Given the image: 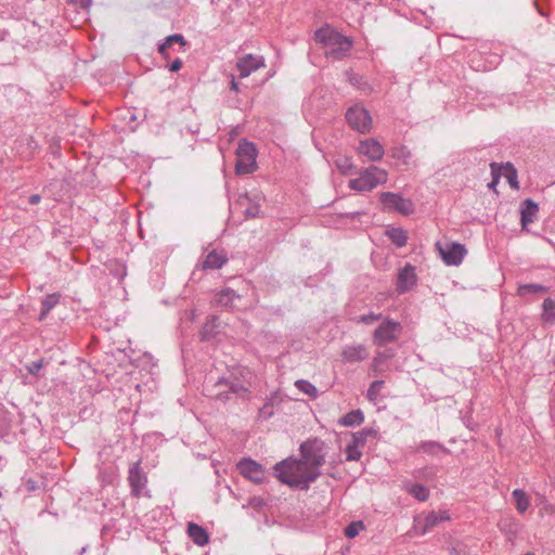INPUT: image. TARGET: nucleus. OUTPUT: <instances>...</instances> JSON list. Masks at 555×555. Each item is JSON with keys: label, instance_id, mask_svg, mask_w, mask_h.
Segmentation results:
<instances>
[{"label": "nucleus", "instance_id": "1", "mask_svg": "<svg viewBox=\"0 0 555 555\" xmlns=\"http://www.w3.org/2000/svg\"><path fill=\"white\" fill-rule=\"evenodd\" d=\"M301 468L302 462L294 457L282 460L273 466L274 476L281 483L308 491L310 485L321 476L320 467H308L305 473H301Z\"/></svg>", "mask_w": 555, "mask_h": 555}, {"label": "nucleus", "instance_id": "2", "mask_svg": "<svg viewBox=\"0 0 555 555\" xmlns=\"http://www.w3.org/2000/svg\"><path fill=\"white\" fill-rule=\"evenodd\" d=\"M314 38L325 49V55L334 60L345 57L352 47V41L348 37L337 33L328 25L319 28Z\"/></svg>", "mask_w": 555, "mask_h": 555}, {"label": "nucleus", "instance_id": "3", "mask_svg": "<svg viewBox=\"0 0 555 555\" xmlns=\"http://www.w3.org/2000/svg\"><path fill=\"white\" fill-rule=\"evenodd\" d=\"M328 447L319 437L309 438L299 446L302 464L308 467H321L325 463Z\"/></svg>", "mask_w": 555, "mask_h": 555}, {"label": "nucleus", "instance_id": "4", "mask_svg": "<svg viewBox=\"0 0 555 555\" xmlns=\"http://www.w3.org/2000/svg\"><path fill=\"white\" fill-rule=\"evenodd\" d=\"M257 150L254 143L241 140L236 150V173H251L257 169Z\"/></svg>", "mask_w": 555, "mask_h": 555}, {"label": "nucleus", "instance_id": "5", "mask_svg": "<svg viewBox=\"0 0 555 555\" xmlns=\"http://www.w3.org/2000/svg\"><path fill=\"white\" fill-rule=\"evenodd\" d=\"M48 192L55 201L65 196H73L78 192L76 176H61L53 178L47 186Z\"/></svg>", "mask_w": 555, "mask_h": 555}, {"label": "nucleus", "instance_id": "6", "mask_svg": "<svg viewBox=\"0 0 555 555\" xmlns=\"http://www.w3.org/2000/svg\"><path fill=\"white\" fill-rule=\"evenodd\" d=\"M221 387H225L227 389L217 391L215 397L217 400L222 402H227L230 399V395L244 398L248 392V388L245 387L237 377H233L232 375L218 378L214 385V388Z\"/></svg>", "mask_w": 555, "mask_h": 555}, {"label": "nucleus", "instance_id": "7", "mask_svg": "<svg viewBox=\"0 0 555 555\" xmlns=\"http://www.w3.org/2000/svg\"><path fill=\"white\" fill-rule=\"evenodd\" d=\"M401 331L402 326L399 322L386 319L375 328L373 333V343L378 347L393 343L398 339Z\"/></svg>", "mask_w": 555, "mask_h": 555}, {"label": "nucleus", "instance_id": "8", "mask_svg": "<svg viewBox=\"0 0 555 555\" xmlns=\"http://www.w3.org/2000/svg\"><path fill=\"white\" fill-rule=\"evenodd\" d=\"M346 120L352 129L361 133H369L373 128V119L369 111L359 105L347 111Z\"/></svg>", "mask_w": 555, "mask_h": 555}, {"label": "nucleus", "instance_id": "9", "mask_svg": "<svg viewBox=\"0 0 555 555\" xmlns=\"http://www.w3.org/2000/svg\"><path fill=\"white\" fill-rule=\"evenodd\" d=\"M379 199L385 208L395 210L403 216H410L414 212L412 201L403 198L400 194L383 192L380 193Z\"/></svg>", "mask_w": 555, "mask_h": 555}, {"label": "nucleus", "instance_id": "10", "mask_svg": "<svg viewBox=\"0 0 555 555\" xmlns=\"http://www.w3.org/2000/svg\"><path fill=\"white\" fill-rule=\"evenodd\" d=\"M436 246L441 259L448 266H459L467 253L465 246L457 242L448 243L446 246H442L441 243H437Z\"/></svg>", "mask_w": 555, "mask_h": 555}, {"label": "nucleus", "instance_id": "11", "mask_svg": "<svg viewBox=\"0 0 555 555\" xmlns=\"http://www.w3.org/2000/svg\"><path fill=\"white\" fill-rule=\"evenodd\" d=\"M236 468L242 476L257 485L266 479L263 466L250 457L242 459L236 464Z\"/></svg>", "mask_w": 555, "mask_h": 555}, {"label": "nucleus", "instance_id": "12", "mask_svg": "<svg viewBox=\"0 0 555 555\" xmlns=\"http://www.w3.org/2000/svg\"><path fill=\"white\" fill-rule=\"evenodd\" d=\"M128 482L131 488V494L134 498H140L147 482V477L141 468V460L133 463L129 468Z\"/></svg>", "mask_w": 555, "mask_h": 555}, {"label": "nucleus", "instance_id": "13", "mask_svg": "<svg viewBox=\"0 0 555 555\" xmlns=\"http://www.w3.org/2000/svg\"><path fill=\"white\" fill-rule=\"evenodd\" d=\"M235 67L238 70L240 78H246L258 69L266 67V63L262 56L246 54L237 60Z\"/></svg>", "mask_w": 555, "mask_h": 555}, {"label": "nucleus", "instance_id": "14", "mask_svg": "<svg viewBox=\"0 0 555 555\" xmlns=\"http://www.w3.org/2000/svg\"><path fill=\"white\" fill-rule=\"evenodd\" d=\"M417 283V276L415 273V267L411 263L399 269L396 280V291L399 294H404L411 291Z\"/></svg>", "mask_w": 555, "mask_h": 555}, {"label": "nucleus", "instance_id": "15", "mask_svg": "<svg viewBox=\"0 0 555 555\" xmlns=\"http://www.w3.org/2000/svg\"><path fill=\"white\" fill-rule=\"evenodd\" d=\"M358 152L360 155L366 157L367 159L375 162L383 157L384 146L376 139L369 138L360 141Z\"/></svg>", "mask_w": 555, "mask_h": 555}, {"label": "nucleus", "instance_id": "16", "mask_svg": "<svg viewBox=\"0 0 555 555\" xmlns=\"http://www.w3.org/2000/svg\"><path fill=\"white\" fill-rule=\"evenodd\" d=\"M539 212V205L531 198H526L519 207L520 224L522 230H527L529 223L533 222Z\"/></svg>", "mask_w": 555, "mask_h": 555}, {"label": "nucleus", "instance_id": "17", "mask_svg": "<svg viewBox=\"0 0 555 555\" xmlns=\"http://www.w3.org/2000/svg\"><path fill=\"white\" fill-rule=\"evenodd\" d=\"M384 182H386V179H378L377 176H359V178L349 181V188L357 192H367Z\"/></svg>", "mask_w": 555, "mask_h": 555}, {"label": "nucleus", "instance_id": "18", "mask_svg": "<svg viewBox=\"0 0 555 555\" xmlns=\"http://www.w3.org/2000/svg\"><path fill=\"white\" fill-rule=\"evenodd\" d=\"M221 322L219 317L210 315L199 331V337L202 341L214 340L220 333Z\"/></svg>", "mask_w": 555, "mask_h": 555}, {"label": "nucleus", "instance_id": "19", "mask_svg": "<svg viewBox=\"0 0 555 555\" xmlns=\"http://www.w3.org/2000/svg\"><path fill=\"white\" fill-rule=\"evenodd\" d=\"M189 538L198 546H205L209 543V533L201 525L189 522L186 527Z\"/></svg>", "mask_w": 555, "mask_h": 555}, {"label": "nucleus", "instance_id": "20", "mask_svg": "<svg viewBox=\"0 0 555 555\" xmlns=\"http://www.w3.org/2000/svg\"><path fill=\"white\" fill-rule=\"evenodd\" d=\"M228 262L227 251L221 249H214L207 254L205 260L203 261L204 269L217 270L222 268L224 263Z\"/></svg>", "mask_w": 555, "mask_h": 555}, {"label": "nucleus", "instance_id": "21", "mask_svg": "<svg viewBox=\"0 0 555 555\" xmlns=\"http://www.w3.org/2000/svg\"><path fill=\"white\" fill-rule=\"evenodd\" d=\"M341 356L347 362L363 361L367 357V350L362 345L347 346L344 348Z\"/></svg>", "mask_w": 555, "mask_h": 555}, {"label": "nucleus", "instance_id": "22", "mask_svg": "<svg viewBox=\"0 0 555 555\" xmlns=\"http://www.w3.org/2000/svg\"><path fill=\"white\" fill-rule=\"evenodd\" d=\"M385 235L390 240V242L396 245L398 248H401L408 243V232L402 228H393L390 227L385 231Z\"/></svg>", "mask_w": 555, "mask_h": 555}, {"label": "nucleus", "instance_id": "23", "mask_svg": "<svg viewBox=\"0 0 555 555\" xmlns=\"http://www.w3.org/2000/svg\"><path fill=\"white\" fill-rule=\"evenodd\" d=\"M61 294L52 293L44 296L41 300V312L38 317V321H43L49 312L60 302Z\"/></svg>", "mask_w": 555, "mask_h": 555}, {"label": "nucleus", "instance_id": "24", "mask_svg": "<svg viewBox=\"0 0 555 555\" xmlns=\"http://www.w3.org/2000/svg\"><path fill=\"white\" fill-rule=\"evenodd\" d=\"M450 519V515L447 511H439V512H430L425 517V526L423 529V533L427 532L433 527L437 526L438 524L442 521H447Z\"/></svg>", "mask_w": 555, "mask_h": 555}, {"label": "nucleus", "instance_id": "25", "mask_svg": "<svg viewBox=\"0 0 555 555\" xmlns=\"http://www.w3.org/2000/svg\"><path fill=\"white\" fill-rule=\"evenodd\" d=\"M513 500L518 513L524 514L530 506L529 495L521 489H515L512 492Z\"/></svg>", "mask_w": 555, "mask_h": 555}, {"label": "nucleus", "instance_id": "26", "mask_svg": "<svg viewBox=\"0 0 555 555\" xmlns=\"http://www.w3.org/2000/svg\"><path fill=\"white\" fill-rule=\"evenodd\" d=\"M363 422L364 414L360 409L350 411L339 420L340 425L348 427L361 425Z\"/></svg>", "mask_w": 555, "mask_h": 555}, {"label": "nucleus", "instance_id": "27", "mask_svg": "<svg viewBox=\"0 0 555 555\" xmlns=\"http://www.w3.org/2000/svg\"><path fill=\"white\" fill-rule=\"evenodd\" d=\"M418 451H422L424 453H427V454H437L438 452L442 451V452H446L448 453L449 450L441 443L437 442V441H423L420 446H418Z\"/></svg>", "mask_w": 555, "mask_h": 555}, {"label": "nucleus", "instance_id": "28", "mask_svg": "<svg viewBox=\"0 0 555 555\" xmlns=\"http://www.w3.org/2000/svg\"><path fill=\"white\" fill-rule=\"evenodd\" d=\"M377 435H378L377 430H375L373 428H363L360 431L352 433V439L354 440L356 444L363 447L366 443V440L369 437L376 438Z\"/></svg>", "mask_w": 555, "mask_h": 555}, {"label": "nucleus", "instance_id": "29", "mask_svg": "<svg viewBox=\"0 0 555 555\" xmlns=\"http://www.w3.org/2000/svg\"><path fill=\"white\" fill-rule=\"evenodd\" d=\"M543 320L546 323L555 322V300L552 298H545L543 301Z\"/></svg>", "mask_w": 555, "mask_h": 555}, {"label": "nucleus", "instance_id": "30", "mask_svg": "<svg viewBox=\"0 0 555 555\" xmlns=\"http://www.w3.org/2000/svg\"><path fill=\"white\" fill-rule=\"evenodd\" d=\"M295 386L299 391L308 395L312 399L318 397V389L309 380L298 379L295 382Z\"/></svg>", "mask_w": 555, "mask_h": 555}, {"label": "nucleus", "instance_id": "31", "mask_svg": "<svg viewBox=\"0 0 555 555\" xmlns=\"http://www.w3.org/2000/svg\"><path fill=\"white\" fill-rule=\"evenodd\" d=\"M409 493L421 502H425L429 498V490L422 483L412 485L409 489Z\"/></svg>", "mask_w": 555, "mask_h": 555}, {"label": "nucleus", "instance_id": "32", "mask_svg": "<svg viewBox=\"0 0 555 555\" xmlns=\"http://www.w3.org/2000/svg\"><path fill=\"white\" fill-rule=\"evenodd\" d=\"M180 43L182 47L185 46V40L181 35H171L167 37L166 41L159 47V53L165 57H168L167 50L172 46V43Z\"/></svg>", "mask_w": 555, "mask_h": 555}, {"label": "nucleus", "instance_id": "33", "mask_svg": "<svg viewBox=\"0 0 555 555\" xmlns=\"http://www.w3.org/2000/svg\"><path fill=\"white\" fill-rule=\"evenodd\" d=\"M360 446L354 443L352 439L346 447V461L353 462L359 461L362 456V452L359 450Z\"/></svg>", "mask_w": 555, "mask_h": 555}, {"label": "nucleus", "instance_id": "34", "mask_svg": "<svg viewBox=\"0 0 555 555\" xmlns=\"http://www.w3.org/2000/svg\"><path fill=\"white\" fill-rule=\"evenodd\" d=\"M396 352L392 348H386L385 350L378 351L373 360V365L378 367L383 365L387 360L392 359Z\"/></svg>", "mask_w": 555, "mask_h": 555}, {"label": "nucleus", "instance_id": "35", "mask_svg": "<svg viewBox=\"0 0 555 555\" xmlns=\"http://www.w3.org/2000/svg\"><path fill=\"white\" fill-rule=\"evenodd\" d=\"M491 173H517L516 168L512 163H505V164H499V163H491L490 164Z\"/></svg>", "mask_w": 555, "mask_h": 555}, {"label": "nucleus", "instance_id": "36", "mask_svg": "<svg viewBox=\"0 0 555 555\" xmlns=\"http://www.w3.org/2000/svg\"><path fill=\"white\" fill-rule=\"evenodd\" d=\"M547 291L548 288L541 284H525L518 288V293L520 296H524L526 294L546 293Z\"/></svg>", "mask_w": 555, "mask_h": 555}, {"label": "nucleus", "instance_id": "37", "mask_svg": "<svg viewBox=\"0 0 555 555\" xmlns=\"http://www.w3.org/2000/svg\"><path fill=\"white\" fill-rule=\"evenodd\" d=\"M361 529H364L363 521H351L346 526L344 532L348 539H353L359 534Z\"/></svg>", "mask_w": 555, "mask_h": 555}, {"label": "nucleus", "instance_id": "38", "mask_svg": "<svg viewBox=\"0 0 555 555\" xmlns=\"http://www.w3.org/2000/svg\"><path fill=\"white\" fill-rule=\"evenodd\" d=\"M43 366H44V360L39 359L37 361H33V362L26 364L25 369L30 375L38 377V376H40V371L42 370Z\"/></svg>", "mask_w": 555, "mask_h": 555}, {"label": "nucleus", "instance_id": "39", "mask_svg": "<svg viewBox=\"0 0 555 555\" xmlns=\"http://www.w3.org/2000/svg\"><path fill=\"white\" fill-rule=\"evenodd\" d=\"M384 386V380H374L369 389H367V398L370 400L376 399V397L379 395L380 389Z\"/></svg>", "mask_w": 555, "mask_h": 555}, {"label": "nucleus", "instance_id": "40", "mask_svg": "<svg viewBox=\"0 0 555 555\" xmlns=\"http://www.w3.org/2000/svg\"><path fill=\"white\" fill-rule=\"evenodd\" d=\"M271 408L272 401L269 400L268 402L264 403L262 408L259 409V415L264 420L270 418L273 415V411L271 410Z\"/></svg>", "mask_w": 555, "mask_h": 555}, {"label": "nucleus", "instance_id": "41", "mask_svg": "<svg viewBox=\"0 0 555 555\" xmlns=\"http://www.w3.org/2000/svg\"><path fill=\"white\" fill-rule=\"evenodd\" d=\"M382 317V314H375L373 312L369 313V314H364V315H361L360 317V321L364 324H372L374 323L375 321L379 320Z\"/></svg>", "mask_w": 555, "mask_h": 555}, {"label": "nucleus", "instance_id": "42", "mask_svg": "<svg viewBox=\"0 0 555 555\" xmlns=\"http://www.w3.org/2000/svg\"><path fill=\"white\" fill-rule=\"evenodd\" d=\"M507 179V182L512 189H519L518 176H504Z\"/></svg>", "mask_w": 555, "mask_h": 555}, {"label": "nucleus", "instance_id": "43", "mask_svg": "<svg viewBox=\"0 0 555 555\" xmlns=\"http://www.w3.org/2000/svg\"><path fill=\"white\" fill-rule=\"evenodd\" d=\"M260 209L258 206L249 207L245 210V215L249 218H255L259 215Z\"/></svg>", "mask_w": 555, "mask_h": 555}, {"label": "nucleus", "instance_id": "44", "mask_svg": "<svg viewBox=\"0 0 555 555\" xmlns=\"http://www.w3.org/2000/svg\"><path fill=\"white\" fill-rule=\"evenodd\" d=\"M233 296H234V291H232L230 288L223 289V291L220 292L219 301L223 302V297H228L229 300H231Z\"/></svg>", "mask_w": 555, "mask_h": 555}, {"label": "nucleus", "instance_id": "45", "mask_svg": "<svg viewBox=\"0 0 555 555\" xmlns=\"http://www.w3.org/2000/svg\"><path fill=\"white\" fill-rule=\"evenodd\" d=\"M501 177L502 176H492V180H491V182L488 183V188L490 190H493L494 192H496L495 188H496L498 183L500 182Z\"/></svg>", "mask_w": 555, "mask_h": 555}, {"label": "nucleus", "instance_id": "46", "mask_svg": "<svg viewBox=\"0 0 555 555\" xmlns=\"http://www.w3.org/2000/svg\"><path fill=\"white\" fill-rule=\"evenodd\" d=\"M230 88L232 91L234 92H238L240 91V88H238V83L236 82L235 80V77L233 74L230 75Z\"/></svg>", "mask_w": 555, "mask_h": 555}, {"label": "nucleus", "instance_id": "47", "mask_svg": "<svg viewBox=\"0 0 555 555\" xmlns=\"http://www.w3.org/2000/svg\"><path fill=\"white\" fill-rule=\"evenodd\" d=\"M41 201V196L39 194H33L28 197V203L30 205H37Z\"/></svg>", "mask_w": 555, "mask_h": 555}, {"label": "nucleus", "instance_id": "48", "mask_svg": "<svg viewBox=\"0 0 555 555\" xmlns=\"http://www.w3.org/2000/svg\"><path fill=\"white\" fill-rule=\"evenodd\" d=\"M181 66H182V62H181L179 59H177V60H176V61L170 65L169 70H170V72H177V70H179V69L181 68Z\"/></svg>", "mask_w": 555, "mask_h": 555}, {"label": "nucleus", "instance_id": "49", "mask_svg": "<svg viewBox=\"0 0 555 555\" xmlns=\"http://www.w3.org/2000/svg\"><path fill=\"white\" fill-rule=\"evenodd\" d=\"M363 212H360V211H356V212H350V214H347L348 217H350L351 219H356L357 217H359L360 215H362Z\"/></svg>", "mask_w": 555, "mask_h": 555}, {"label": "nucleus", "instance_id": "50", "mask_svg": "<svg viewBox=\"0 0 555 555\" xmlns=\"http://www.w3.org/2000/svg\"><path fill=\"white\" fill-rule=\"evenodd\" d=\"M87 547L88 546H83L79 552H78V555H83L87 551Z\"/></svg>", "mask_w": 555, "mask_h": 555}, {"label": "nucleus", "instance_id": "51", "mask_svg": "<svg viewBox=\"0 0 555 555\" xmlns=\"http://www.w3.org/2000/svg\"><path fill=\"white\" fill-rule=\"evenodd\" d=\"M327 475L332 478H336L335 474L334 473H327Z\"/></svg>", "mask_w": 555, "mask_h": 555}, {"label": "nucleus", "instance_id": "52", "mask_svg": "<svg viewBox=\"0 0 555 555\" xmlns=\"http://www.w3.org/2000/svg\"><path fill=\"white\" fill-rule=\"evenodd\" d=\"M330 465L334 467L336 465V462H331Z\"/></svg>", "mask_w": 555, "mask_h": 555}]
</instances>
